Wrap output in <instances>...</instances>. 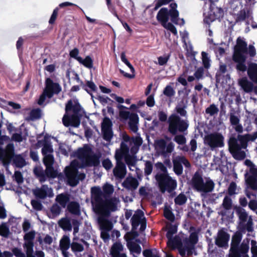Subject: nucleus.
Masks as SVG:
<instances>
[{
    "label": "nucleus",
    "mask_w": 257,
    "mask_h": 257,
    "mask_svg": "<svg viewBox=\"0 0 257 257\" xmlns=\"http://www.w3.org/2000/svg\"><path fill=\"white\" fill-rule=\"evenodd\" d=\"M114 192L113 186L105 183L102 187L94 186L91 188V202L94 211L98 215V222L101 228L106 231L112 229L111 222L107 218L112 212L117 210L118 200L112 197Z\"/></svg>",
    "instance_id": "nucleus-1"
},
{
    "label": "nucleus",
    "mask_w": 257,
    "mask_h": 257,
    "mask_svg": "<svg viewBox=\"0 0 257 257\" xmlns=\"http://www.w3.org/2000/svg\"><path fill=\"white\" fill-rule=\"evenodd\" d=\"M247 49L246 43L241 39H237L232 56L233 60L237 63L236 68L238 71L244 72L246 70L245 64ZM247 75L251 81L257 84V64L251 63L247 69Z\"/></svg>",
    "instance_id": "nucleus-2"
},
{
    "label": "nucleus",
    "mask_w": 257,
    "mask_h": 257,
    "mask_svg": "<svg viewBox=\"0 0 257 257\" xmlns=\"http://www.w3.org/2000/svg\"><path fill=\"white\" fill-rule=\"evenodd\" d=\"M114 157L116 165L113 170L114 176L117 179H122L126 174V165L128 166V146L123 142L120 148L116 149Z\"/></svg>",
    "instance_id": "nucleus-3"
},
{
    "label": "nucleus",
    "mask_w": 257,
    "mask_h": 257,
    "mask_svg": "<svg viewBox=\"0 0 257 257\" xmlns=\"http://www.w3.org/2000/svg\"><path fill=\"white\" fill-rule=\"evenodd\" d=\"M156 166L161 171L156 176L161 191L164 192L166 191L171 192L174 190L177 187V182L168 175L166 167L161 163H157Z\"/></svg>",
    "instance_id": "nucleus-4"
},
{
    "label": "nucleus",
    "mask_w": 257,
    "mask_h": 257,
    "mask_svg": "<svg viewBox=\"0 0 257 257\" xmlns=\"http://www.w3.org/2000/svg\"><path fill=\"white\" fill-rule=\"evenodd\" d=\"M191 184L194 189L204 193L212 192L214 188V183L211 179H203L198 173H196L192 177Z\"/></svg>",
    "instance_id": "nucleus-5"
},
{
    "label": "nucleus",
    "mask_w": 257,
    "mask_h": 257,
    "mask_svg": "<svg viewBox=\"0 0 257 257\" xmlns=\"http://www.w3.org/2000/svg\"><path fill=\"white\" fill-rule=\"evenodd\" d=\"M81 109V106L77 100L74 101L69 99L65 105V111L68 112L72 111L73 114L68 116V119L70 122V125L74 127H78L80 124L81 115L79 113Z\"/></svg>",
    "instance_id": "nucleus-6"
},
{
    "label": "nucleus",
    "mask_w": 257,
    "mask_h": 257,
    "mask_svg": "<svg viewBox=\"0 0 257 257\" xmlns=\"http://www.w3.org/2000/svg\"><path fill=\"white\" fill-rule=\"evenodd\" d=\"M244 163L248 169V172L245 175L246 183L251 189L257 191V166L248 159Z\"/></svg>",
    "instance_id": "nucleus-7"
},
{
    "label": "nucleus",
    "mask_w": 257,
    "mask_h": 257,
    "mask_svg": "<svg viewBox=\"0 0 257 257\" xmlns=\"http://www.w3.org/2000/svg\"><path fill=\"white\" fill-rule=\"evenodd\" d=\"M224 138L219 133H213L205 136L204 144L209 146L211 150L217 148H222L224 146Z\"/></svg>",
    "instance_id": "nucleus-8"
},
{
    "label": "nucleus",
    "mask_w": 257,
    "mask_h": 257,
    "mask_svg": "<svg viewBox=\"0 0 257 257\" xmlns=\"http://www.w3.org/2000/svg\"><path fill=\"white\" fill-rule=\"evenodd\" d=\"M169 131L174 135L178 131H185L188 127L187 123L176 114H172L169 117Z\"/></svg>",
    "instance_id": "nucleus-9"
},
{
    "label": "nucleus",
    "mask_w": 257,
    "mask_h": 257,
    "mask_svg": "<svg viewBox=\"0 0 257 257\" xmlns=\"http://www.w3.org/2000/svg\"><path fill=\"white\" fill-rule=\"evenodd\" d=\"M198 236L196 232H192L190 234L189 239H186L184 241V246L180 242V245L178 246L180 255L182 256H184L187 252L188 254L191 253L194 245L197 242Z\"/></svg>",
    "instance_id": "nucleus-10"
},
{
    "label": "nucleus",
    "mask_w": 257,
    "mask_h": 257,
    "mask_svg": "<svg viewBox=\"0 0 257 257\" xmlns=\"http://www.w3.org/2000/svg\"><path fill=\"white\" fill-rule=\"evenodd\" d=\"M132 232H135V230L140 225V230L144 231L146 227V219L144 212L138 210L135 212L132 218Z\"/></svg>",
    "instance_id": "nucleus-11"
},
{
    "label": "nucleus",
    "mask_w": 257,
    "mask_h": 257,
    "mask_svg": "<svg viewBox=\"0 0 257 257\" xmlns=\"http://www.w3.org/2000/svg\"><path fill=\"white\" fill-rule=\"evenodd\" d=\"M229 150L233 157L236 160H242L245 157V153L241 150L236 139L232 137L228 141Z\"/></svg>",
    "instance_id": "nucleus-12"
},
{
    "label": "nucleus",
    "mask_w": 257,
    "mask_h": 257,
    "mask_svg": "<svg viewBox=\"0 0 257 257\" xmlns=\"http://www.w3.org/2000/svg\"><path fill=\"white\" fill-rule=\"evenodd\" d=\"M45 93L49 98H52L54 94H58L62 90L61 86L58 83L54 82L50 78L45 80Z\"/></svg>",
    "instance_id": "nucleus-13"
},
{
    "label": "nucleus",
    "mask_w": 257,
    "mask_h": 257,
    "mask_svg": "<svg viewBox=\"0 0 257 257\" xmlns=\"http://www.w3.org/2000/svg\"><path fill=\"white\" fill-rule=\"evenodd\" d=\"M112 122L109 118L105 117L102 123L101 132L103 139L107 142L111 141L113 137Z\"/></svg>",
    "instance_id": "nucleus-14"
},
{
    "label": "nucleus",
    "mask_w": 257,
    "mask_h": 257,
    "mask_svg": "<svg viewBox=\"0 0 257 257\" xmlns=\"http://www.w3.org/2000/svg\"><path fill=\"white\" fill-rule=\"evenodd\" d=\"M241 239L242 234L239 232H235L232 236L229 257H239L238 252V247Z\"/></svg>",
    "instance_id": "nucleus-15"
},
{
    "label": "nucleus",
    "mask_w": 257,
    "mask_h": 257,
    "mask_svg": "<svg viewBox=\"0 0 257 257\" xmlns=\"http://www.w3.org/2000/svg\"><path fill=\"white\" fill-rule=\"evenodd\" d=\"M177 232V227L175 225L171 226L168 229L167 237L168 239V241L167 242L168 246L171 248L174 249L175 248H177L178 246L180 245V240L175 237L174 238H172V236L174 234L176 233Z\"/></svg>",
    "instance_id": "nucleus-16"
},
{
    "label": "nucleus",
    "mask_w": 257,
    "mask_h": 257,
    "mask_svg": "<svg viewBox=\"0 0 257 257\" xmlns=\"http://www.w3.org/2000/svg\"><path fill=\"white\" fill-rule=\"evenodd\" d=\"M230 235L223 229L220 230L215 239V244L219 247L227 248Z\"/></svg>",
    "instance_id": "nucleus-17"
},
{
    "label": "nucleus",
    "mask_w": 257,
    "mask_h": 257,
    "mask_svg": "<svg viewBox=\"0 0 257 257\" xmlns=\"http://www.w3.org/2000/svg\"><path fill=\"white\" fill-rule=\"evenodd\" d=\"M78 171L76 169L68 168L65 170V175L67 179L68 184L71 187L76 186L79 183L77 177Z\"/></svg>",
    "instance_id": "nucleus-18"
},
{
    "label": "nucleus",
    "mask_w": 257,
    "mask_h": 257,
    "mask_svg": "<svg viewBox=\"0 0 257 257\" xmlns=\"http://www.w3.org/2000/svg\"><path fill=\"white\" fill-rule=\"evenodd\" d=\"M174 170L176 174L180 175L182 172V167L181 164H184L186 167L190 166L189 162L183 157H177L174 160Z\"/></svg>",
    "instance_id": "nucleus-19"
},
{
    "label": "nucleus",
    "mask_w": 257,
    "mask_h": 257,
    "mask_svg": "<svg viewBox=\"0 0 257 257\" xmlns=\"http://www.w3.org/2000/svg\"><path fill=\"white\" fill-rule=\"evenodd\" d=\"M223 16V11L220 8L216 6L215 4H212L208 16L209 20L212 22L222 18Z\"/></svg>",
    "instance_id": "nucleus-20"
},
{
    "label": "nucleus",
    "mask_w": 257,
    "mask_h": 257,
    "mask_svg": "<svg viewBox=\"0 0 257 257\" xmlns=\"http://www.w3.org/2000/svg\"><path fill=\"white\" fill-rule=\"evenodd\" d=\"M100 163L99 157L95 154L90 155L87 154V156L82 162L83 167L97 166Z\"/></svg>",
    "instance_id": "nucleus-21"
},
{
    "label": "nucleus",
    "mask_w": 257,
    "mask_h": 257,
    "mask_svg": "<svg viewBox=\"0 0 257 257\" xmlns=\"http://www.w3.org/2000/svg\"><path fill=\"white\" fill-rule=\"evenodd\" d=\"M68 6H76V5L70 3V2H64L59 5V6L56 8L52 13V14L49 19V23L50 25H53L55 23V21L57 19L58 11L60 8H63L66 7Z\"/></svg>",
    "instance_id": "nucleus-22"
},
{
    "label": "nucleus",
    "mask_w": 257,
    "mask_h": 257,
    "mask_svg": "<svg viewBox=\"0 0 257 257\" xmlns=\"http://www.w3.org/2000/svg\"><path fill=\"white\" fill-rule=\"evenodd\" d=\"M222 210L220 211V214L222 216H226L227 213L229 212L233 207V204L231 199L228 196H226L222 201Z\"/></svg>",
    "instance_id": "nucleus-23"
},
{
    "label": "nucleus",
    "mask_w": 257,
    "mask_h": 257,
    "mask_svg": "<svg viewBox=\"0 0 257 257\" xmlns=\"http://www.w3.org/2000/svg\"><path fill=\"white\" fill-rule=\"evenodd\" d=\"M238 84L246 92H250L253 90V82L249 81L245 77L239 79Z\"/></svg>",
    "instance_id": "nucleus-24"
},
{
    "label": "nucleus",
    "mask_w": 257,
    "mask_h": 257,
    "mask_svg": "<svg viewBox=\"0 0 257 257\" xmlns=\"http://www.w3.org/2000/svg\"><path fill=\"white\" fill-rule=\"evenodd\" d=\"M35 232L31 231L26 233L24 236L25 243L23 247L25 248H33L34 247V239L35 238Z\"/></svg>",
    "instance_id": "nucleus-25"
},
{
    "label": "nucleus",
    "mask_w": 257,
    "mask_h": 257,
    "mask_svg": "<svg viewBox=\"0 0 257 257\" xmlns=\"http://www.w3.org/2000/svg\"><path fill=\"white\" fill-rule=\"evenodd\" d=\"M14 154V146L13 144H9L7 145L6 149H4L0 146V159H3L7 156L11 157Z\"/></svg>",
    "instance_id": "nucleus-26"
},
{
    "label": "nucleus",
    "mask_w": 257,
    "mask_h": 257,
    "mask_svg": "<svg viewBox=\"0 0 257 257\" xmlns=\"http://www.w3.org/2000/svg\"><path fill=\"white\" fill-rule=\"evenodd\" d=\"M67 210L72 214L79 216L81 214L80 206L76 201H71L67 205Z\"/></svg>",
    "instance_id": "nucleus-27"
},
{
    "label": "nucleus",
    "mask_w": 257,
    "mask_h": 257,
    "mask_svg": "<svg viewBox=\"0 0 257 257\" xmlns=\"http://www.w3.org/2000/svg\"><path fill=\"white\" fill-rule=\"evenodd\" d=\"M70 200V195L68 193H61L58 195L56 198V201L58 203L61 207L65 208L67 206Z\"/></svg>",
    "instance_id": "nucleus-28"
},
{
    "label": "nucleus",
    "mask_w": 257,
    "mask_h": 257,
    "mask_svg": "<svg viewBox=\"0 0 257 257\" xmlns=\"http://www.w3.org/2000/svg\"><path fill=\"white\" fill-rule=\"evenodd\" d=\"M91 150L88 147L85 148H80L74 153V156L80 159L82 162L84 161L87 154H91Z\"/></svg>",
    "instance_id": "nucleus-29"
},
{
    "label": "nucleus",
    "mask_w": 257,
    "mask_h": 257,
    "mask_svg": "<svg viewBox=\"0 0 257 257\" xmlns=\"http://www.w3.org/2000/svg\"><path fill=\"white\" fill-rule=\"evenodd\" d=\"M157 19L162 25L167 22L169 20V13L168 10L166 8L161 9L157 14Z\"/></svg>",
    "instance_id": "nucleus-30"
},
{
    "label": "nucleus",
    "mask_w": 257,
    "mask_h": 257,
    "mask_svg": "<svg viewBox=\"0 0 257 257\" xmlns=\"http://www.w3.org/2000/svg\"><path fill=\"white\" fill-rule=\"evenodd\" d=\"M71 243L69 236L64 235L61 238L59 242V247L61 250H68L71 247Z\"/></svg>",
    "instance_id": "nucleus-31"
},
{
    "label": "nucleus",
    "mask_w": 257,
    "mask_h": 257,
    "mask_svg": "<svg viewBox=\"0 0 257 257\" xmlns=\"http://www.w3.org/2000/svg\"><path fill=\"white\" fill-rule=\"evenodd\" d=\"M155 150L159 155L166 153V142L163 140H157L155 143Z\"/></svg>",
    "instance_id": "nucleus-32"
},
{
    "label": "nucleus",
    "mask_w": 257,
    "mask_h": 257,
    "mask_svg": "<svg viewBox=\"0 0 257 257\" xmlns=\"http://www.w3.org/2000/svg\"><path fill=\"white\" fill-rule=\"evenodd\" d=\"M59 226L64 231H71L72 225L70 220L67 217L61 218L58 221Z\"/></svg>",
    "instance_id": "nucleus-33"
},
{
    "label": "nucleus",
    "mask_w": 257,
    "mask_h": 257,
    "mask_svg": "<svg viewBox=\"0 0 257 257\" xmlns=\"http://www.w3.org/2000/svg\"><path fill=\"white\" fill-rule=\"evenodd\" d=\"M139 118L138 115L135 112H130V129L131 128L134 132L137 130V124L138 123Z\"/></svg>",
    "instance_id": "nucleus-34"
},
{
    "label": "nucleus",
    "mask_w": 257,
    "mask_h": 257,
    "mask_svg": "<svg viewBox=\"0 0 257 257\" xmlns=\"http://www.w3.org/2000/svg\"><path fill=\"white\" fill-rule=\"evenodd\" d=\"M34 173L41 183H43L46 181L45 172L42 168H35Z\"/></svg>",
    "instance_id": "nucleus-35"
},
{
    "label": "nucleus",
    "mask_w": 257,
    "mask_h": 257,
    "mask_svg": "<svg viewBox=\"0 0 257 257\" xmlns=\"http://www.w3.org/2000/svg\"><path fill=\"white\" fill-rule=\"evenodd\" d=\"M236 212L240 220V225L245 223L249 218V216L243 209L238 207L236 210Z\"/></svg>",
    "instance_id": "nucleus-36"
},
{
    "label": "nucleus",
    "mask_w": 257,
    "mask_h": 257,
    "mask_svg": "<svg viewBox=\"0 0 257 257\" xmlns=\"http://www.w3.org/2000/svg\"><path fill=\"white\" fill-rule=\"evenodd\" d=\"M123 247L120 242H116L112 246L110 249V253L113 257H116L119 254L122 250Z\"/></svg>",
    "instance_id": "nucleus-37"
},
{
    "label": "nucleus",
    "mask_w": 257,
    "mask_h": 257,
    "mask_svg": "<svg viewBox=\"0 0 257 257\" xmlns=\"http://www.w3.org/2000/svg\"><path fill=\"white\" fill-rule=\"evenodd\" d=\"M41 117V110L40 108L32 109L30 112V116L26 118L27 121L37 119Z\"/></svg>",
    "instance_id": "nucleus-38"
},
{
    "label": "nucleus",
    "mask_w": 257,
    "mask_h": 257,
    "mask_svg": "<svg viewBox=\"0 0 257 257\" xmlns=\"http://www.w3.org/2000/svg\"><path fill=\"white\" fill-rule=\"evenodd\" d=\"M53 152V149L51 144L46 140L45 137L44 140L43 147L42 149V153L43 155H47L48 153H52Z\"/></svg>",
    "instance_id": "nucleus-39"
},
{
    "label": "nucleus",
    "mask_w": 257,
    "mask_h": 257,
    "mask_svg": "<svg viewBox=\"0 0 257 257\" xmlns=\"http://www.w3.org/2000/svg\"><path fill=\"white\" fill-rule=\"evenodd\" d=\"M45 172L46 178H55L58 175L57 171L54 169L53 166L46 167Z\"/></svg>",
    "instance_id": "nucleus-40"
},
{
    "label": "nucleus",
    "mask_w": 257,
    "mask_h": 257,
    "mask_svg": "<svg viewBox=\"0 0 257 257\" xmlns=\"http://www.w3.org/2000/svg\"><path fill=\"white\" fill-rule=\"evenodd\" d=\"M13 162L19 168H22L26 165L25 159L20 155H16L14 157Z\"/></svg>",
    "instance_id": "nucleus-41"
},
{
    "label": "nucleus",
    "mask_w": 257,
    "mask_h": 257,
    "mask_svg": "<svg viewBox=\"0 0 257 257\" xmlns=\"http://www.w3.org/2000/svg\"><path fill=\"white\" fill-rule=\"evenodd\" d=\"M70 247L74 253L82 252L84 250L83 245L79 242H72Z\"/></svg>",
    "instance_id": "nucleus-42"
},
{
    "label": "nucleus",
    "mask_w": 257,
    "mask_h": 257,
    "mask_svg": "<svg viewBox=\"0 0 257 257\" xmlns=\"http://www.w3.org/2000/svg\"><path fill=\"white\" fill-rule=\"evenodd\" d=\"M78 62L86 68H91L93 67V60L89 56H87L84 59L81 57V60Z\"/></svg>",
    "instance_id": "nucleus-43"
},
{
    "label": "nucleus",
    "mask_w": 257,
    "mask_h": 257,
    "mask_svg": "<svg viewBox=\"0 0 257 257\" xmlns=\"http://www.w3.org/2000/svg\"><path fill=\"white\" fill-rule=\"evenodd\" d=\"M246 223H243L240 225L243 229L247 230L248 232H251L253 230V221L251 216H249V218L246 221Z\"/></svg>",
    "instance_id": "nucleus-44"
},
{
    "label": "nucleus",
    "mask_w": 257,
    "mask_h": 257,
    "mask_svg": "<svg viewBox=\"0 0 257 257\" xmlns=\"http://www.w3.org/2000/svg\"><path fill=\"white\" fill-rule=\"evenodd\" d=\"M9 234V228L7 226L6 223H2L0 225V235L5 237H7Z\"/></svg>",
    "instance_id": "nucleus-45"
},
{
    "label": "nucleus",
    "mask_w": 257,
    "mask_h": 257,
    "mask_svg": "<svg viewBox=\"0 0 257 257\" xmlns=\"http://www.w3.org/2000/svg\"><path fill=\"white\" fill-rule=\"evenodd\" d=\"M236 140L238 141L239 142V147L242 148V149H246L247 147V141L246 140V137L245 135H239L237 136Z\"/></svg>",
    "instance_id": "nucleus-46"
},
{
    "label": "nucleus",
    "mask_w": 257,
    "mask_h": 257,
    "mask_svg": "<svg viewBox=\"0 0 257 257\" xmlns=\"http://www.w3.org/2000/svg\"><path fill=\"white\" fill-rule=\"evenodd\" d=\"M43 156H44L43 159V163L46 167L53 166L54 161L53 155L49 154Z\"/></svg>",
    "instance_id": "nucleus-47"
},
{
    "label": "nucleus",
    "mask_w": 257,
    "mask_h": 257,
    "mask_svg": "<svg viewBox=\"0 0 257 257\" xmlns=\"http://www.w3.org/2000/svg\"><path fill=\"white\" fill-rule=\"evenodd\" d=\"M130 237H131V233H130ZM131 238V237H130ZM131 238H130V240ZM130 251L132 253L140 254L141 251V248L140 245L136 243H130Z\"/></svg>",
    "instance_id": "nucleus-48"
},
{
    "label": "nucleus",
    "mask_w": 257,
    "mask_h": 257,
    "mask_svg": "<svg viewBox=\"0 0 257 257\" xmlns=\"http://www.w3.org/2000/svg\"><path fill=\"white\" fill-rule=\"evenodd\" d=\"M50 211L53 217H55L60 214L61 212V208L57 203H55L51 206Z\"/></svg>",
    "instance_id": "nucleus-49"
},
{
    "label": "nucleus",
    "mask_w": 257,
    "mask_h": 257,
    "mask_svg": "<svg viewBox=\"0 0 257 257\" xmlns=\"http://www.w3.org/2000/svg\"><path fill=\"white\" fill-rule=\"evenodd\" d=\"M201 55L202 60L204 67L206 69L209 68L210 66V60L208 56V54L204 52H202Z\"/></svg>",
    "instance_id": "nucleus-50"
},
{
    "label": "nucleus",
    "mask_w": 257,
    "mask_h": 257,
    "mask_svg": "<svg viewBox=\"0 0 257 257\" xmlns=\"http://www.w3.org/2000/svg\"><path fill=\"white\" fill-rule=\"evenodd\" d=\"M34 194L37 197L41 199H44L47 196L46 190L43 188L35 190Z\"/></svg>",
    "instance_id": "nucleus-51"
},
{
    "label": "nucleus",
    "mask_w": 257,
    "mask_h": 257,
    "mask_svg": "<svg viewBox=\"0 0 257 257\" xmlns=\"http://www.w3.org/2000/svg\"><path fill=\"white\" fill-rule=\"evenodd\" d=\"M170 58V55L165 54L163 56H160L158 58V64L161 66L167 64Z\"/></svg>",
    "instance_id": "nucleus-52"
},
{
    "label": "nucleus",
    "mask_w": 257,
    "mask_h": 257,
    "mask_svg": "<svg viewBox=\"0 0 257 257\" xmlns=\"http://www.w3.org/2000/svg\"><path fill=\"white\" fill-rule=\"evenodd\" d=\"M143 254L145 257H159V253L156 250H145Z\"/></svg>",
    "instance_id": "nucleus-53"
},
{
    "label": "nucleus",
    "mask_w": 257,
    "mask_h": 257,
    "mask_svg": "<svg viewBox=\"0 0 257 257\" xmlns=\"http://www.w3.org/2000/svg\"><path fill=\"white\" fill-rule=\"evenodd\" d=\"M162 25L165 28L171 32L175 35H176L177 34V31L175 27L171 23L166 22L164 24H162Z\"/></svg>",
    "instance_id": "nucleus-54"
},
{
    "label": "nucleus",
    "mask_w": 257,
    "mask_h": 257,
    "mask_svg": "<svg viewBox=\"0 0 257 257\" xmlns=\"http://www.w3.org/2000/svg\"><path fill=\"white\" fill-rule=\"evenodd\" d=\"M162 25L165 28L171 32L175 35H176L177 34V31L175 27L171 23L166 22L164 24H162Z\"/></svg>",
    "instance_id": "nucleus-55"
},
{
    "label": "nucleus",
    "mask_w": 257,
    "mask_h": 257,
    "mask_svg": "<svg viewBox=\"0 0 257 257\" xmlns=\"http://www.w3.org/2000/svg\"><path fill=\"white\" fill-rule=\"evenodd\" d=\"M31 203L33 208L35 210L37 211H40L42 209L43 205L40 201L32 200Z\"/></svg>",
    "instance_id": "nucleus-56"
},
{
    "label": "nucleus",
    "mask_w": 257,
    "mask_h": 257,
    "mask_svg": "<svg viewBox=\"0 0 257 257\" xmlns=\"http://www.w3.org/2000/svg\"><path fill=\"white\" fill-rule=\"evenodd\" d=\"M164 214L165 217L169 220L172 221L174 219V216L172 214L171 210L168 207H165L164 210Z\"/></svg>",
    "instance_id": "nucleus-57"
},
{
    "label": "nucleus",
    "mask_w": 257,
    "mask_h": 257,
    "mask_svg": "<svg viewBox=\"0 0 257 257\" xmlns=\"http://www.w3.org/2000/svg\"><path fill=\"white\" fill-rule=\"evenodd\" d=\"M79 52L78 49L77 48H75L71 51H70L69 53V55L70 57L73 58L75 60H77L78 61H79V60H81V57L78 56Z\"/></svg>",
    "instance_id": "nucleus-58"
},
{
    "label": "nucleus",
    "mask_w": 257,
    "mask_h": 257,
    "mask_svg": "<svg viewBox=\"0 0 257 257\" xmlns=\"http://www.w3.org/2000/svg\"><path fill=\"white\" fill-rule=\"evenodd\" d=\"M218 111V108L214 105L212 104L206 109V112L210 115L217 113Z\"/></svg>",
    "instance_id": "nucleus-59"
},
{
    "label": "nucleus",
    "mask_w": 257,
    "mask_h": 257,
    "mask_svg": "<svg viewBox=\"0 0 257 257\" xmlns=\"http://www.w3.org/2000/svg\"><path fill=\"white\" fill-rule=\"evenodd\" d=\"M14 177L15 181L18 184H21L24 181V178L22 173L20 171H16L14 173Z\"/></svg>",
    "instance_id": "nucleus-60"
},
{
    "label": "nucleus",
    "mask_w": 257,
    "mask_h": 257,
    "mask_svg": "<svg viewBox=\"0 0 257 257\" xmlns=\"http://www.w3.org/2000/svg\"><path fill=\"white\" fill-rule=\"evenodd\" d=\"M248 249H249L248 241L247 240L246 242H245V241H243L239 248V251L241 253H244L247 252L248 251Z\"/></svg>",
    "instance_id": "nucleus-61"
},
{
    "label": "nucleus",
    "mask_w": 257,
    "mask_h": 257,
    "mask_svg": "<svg viewBox=\"0 0 257 257\" xmlns=\"http://www.w3.org/2000/svg\"><path fill=\"white\" fill-rule=\"evenodd\" d=\"M170 15L171 17V21L176 24H177L178 18L179 16V12L177 10L170 11Z\"/></svg>",
    "instance_id": "nucleus-62"
},
{
    "label": "nucleus",
    "mask_w": 257,
    "mask_h": 257,
    "mask_svg": "<svg viewBox=\"0 0 257 257\" xmlns=\"http://www.w3.org/2000/svg\"><path fill=\"white\" fill-rule=\"evenodd\" d=\"M237 186L235 183L231 182L228 189V193L230 195H233L237 193Z\"/></svg>",
    "instance_id": "nucleus-63"
},
{
    "label": "nucleus",
    "mask_w": 257,
    "mask_h": 257,
    "mask_svg": "<svg viewBox=\"0 0 257 257\" xmlns=\"http://www.w3.org/2000/svg\"><path fill=\"white\" fill-rule=\"evenodd\" d=\"M175 203L179 205L184 204L186 201V197L184 194H180L175 200Z\"/></svg>",
    "instance_id": "nucleus-64"
}]
</instances>
